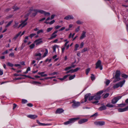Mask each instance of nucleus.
Returning a JSON list of instances; mask_svg holds the SVG:
<instances>
[{
  "instance_id": "1",
  "label": "nucleus",
  "mask_w": 128,
  "mask_h": 128,
  "mask_svg": "<svg viewBox=\"0 0 128 128\" xmlns=\"http://www.w3.org/2000/svg\"><path fill=\"white\" fill-rule=\"evenodd\" d=\"M103 92V91L102 90H100L97 92L96 95L94 96V100L96 101H94L93 100L92 102L94 104H96L98 102V100H99L100 98V96L101 94Z\"/></svg>"
},
{
  "instance_id": "2",
  "label": "nucleus",
  "mask_w": 128,
  "mask_h": 128,
  "mask_svg": "<svg viewBox=\"0 0 128 128\" xmlns=\"http://www.w3.org/2000/svg\"><path fill=\"white\" fill-rule=\"evenodd\" d=\"M125 80H124L122 81H120L114 85L113 88L114 89L118 88L119 87H122L125 82Z\"/></svg>"
},
{
  "instance_id": "3",
  "label": "nucleus",
  "mask_w": 128,
  "mask_h": 128,
  "mask_svg": "<svg viewBox=\"0 0 128 128\" xmlns=\"http://www.w3.org/2000/svg\"><path fill=\"white\" fill-rule=\"evenodd\" d=\"M120 71L119 70H117L116 72V74L115 75V77L114 76L112 78H115V80H114L113 82H116L118 81L121 80V78H120Z\"/></svg>"
},
{
  "instance_id": "4",
  "label": "nucleus",
  "mask_w": 128,
  "mask_h": 128,
  "mask_svg": "<svg viewBox=\"0 0 128 128\" xmlns=\"http://www.w3.org/2000/svg\"><path fill=\"white\" fill-rule=\"evenodd\" d=\"M34 11L41 14H43L46 16H49L50 15V13L46 12L45 11L42 10L35 9L34 10Z\"/></svg>"
},
{
  "instance_id": "5",
  "label": "nucleus",
  "mask_w": 128,
  "mask_h": 128,
  "mask_svg": "<svg viewBox=\"0 0 128 128\" xmlns=\"http://www.w3.org/2000/svg\"><path fill=\"white\" fill-rule=\"evenodd\" d=\"M79 119L78 118H70L69 120L64 122V124L65 125H66L74 122L75 121L78 120Z\"/></svg>"
},
{
  "instance_id": "6",
  "label": "nucleus",
  "mask_w": 128,
  "mask_h": 128,
  "mask_svg": "<svg viewBox=\"0 0 128 128\" xmlns=\"http://www.w3.org/2000/svg\"><path fill=\"white\" fill-rule=\"evenodd\" d=\"M70 103H72V106L74 108H76L80 105V102H76L75 100H73Z\"/></svg>"
},
{
  "instance_id": "7",
  "label": "nucleus",
  "mask_w": 128,
  "mask_h": 128,
  "mask_svg": "<svg viewBox=\"0 0 128 128\" xmlns=\"http://www.w3.org/2000/svg\"><path fill=\"white\" fill-rule=\"evenodd\" d=\"M28 19V18H27L24 20H22L21 22L22 23L19 25L18 28H20L21 27V28H22L25 26L27 24L26 21Z\"/></svg>"
},
{
  "instance_id": "8",
  "label": "nucleus",
  "mask_w": 128,
  "mask_h": 128,
  "mask_svg": "<svg viewBox=\"0 0 128 128\" xmlns=\"http://www.w3.org/2000/svg\"><path fill=\"white\" fill-rule=\"evenodd\" d=\"M122 96H118L115 97L112 100V103L113 104H116L118 101L121 98Z\"/></svg>"
},
{
  "instance_id": "9",
  "label": "nucleus",
  "mask_w": 128,
  "mask_h": 128,
  "mask_svg": "<svg viewBox=\"0 0 128 128\" xmlns=\"http://www.w3.org/2000/svg\"><path fill=\"white\" fill-rule=\"evenodd\" d=\"M101 61L100 60H98L96 64V68H100V70H102V66L101 65Z\"/></svg>"
},
{
  "instance_id": "10",
  "label": "nucleus",
  "mask_w": 128,
  "mask_h": 128,
  "mask_svg": "<svg viewBox=\"0 0 128 128\" xmlns=\"http://www.w3.org/2000/svg\"><path fill=\"white\" fill-rule=\"evenodd\" d=\"M86 32L84 31H83L81 35L80 38V39L82 40L84 38L86 37Z\"/></svg>"
},
{
  "instance_id": "11",
  "label": "nucleus",
  "mask_w": 128,
  "mask_h": 128,
  "mask_svg": "<svg viewBox=\"0 0 128 128\" xmlns=\"http://www.w3.org/2000/svg\"><path fill=\"white\" fill-rule=\"evenodd\" d=\"M128 110V106L123 108H119L118 109V112H122L126 111Z\"/></svg>"
},
{
  "instance_id": "12",
  "label": "nucleus",
  "mask_w": 128,
  "mask_h": 128,
  "mask_svg": "<svg viewBox=\"0 0 128 128\" xmlns=\"http://www.w3.org/2000/svg\"><path fill=\"white\" fill-rule=\"evenodd\" d=\"M74 18L72 15H68L66 16L64 19L66 20H73Z\"/></svg>"
},
{
  "instance_id": "13",
  "label": "nucleus",
  "mask_w": 128,
  "mask_h": 128,
  "mask_svg": "<svg viewBox=\"0 0 128 128\" xmlns=\"http://www.w3.org/2000/svg\"><path fill=\"white\" fill-rule=\"evenodd\" d=\"M94 124L96 125L102 126L105 124V122H104L102 121H97L94 122Z\"/></svg>"
},
{
  "instance_id": "14",
  "label": "nucleus",
  "mask_w": 128,
  "mask_h": 128,
  "mask_svg": "<svg viewBox=\"0 0 128 128\" xmlns=\"http://www.w3.org/2000/svg\"><path fill=\"white\" fill-rule=\"evenodd\" d=\"M35 9H34L35 10ZM34 10L33 9V7H31L30 8V10L28 11V13H27V14L25 16L27 17L28 16L31 14V12L32 11H34Z\"/></svg>"
},
{
  "instance_id": "15",
  "label": "nucleus",
  "mask_w": 128,
  "mask_h": 128,
  "mask_svg": "<svg viewBox=\"0 0 128 128\" xmlns=\"http://www.w3.org/2000/svg\"><path fill=\"white\" fill-rule=\"evenodd\" d=\"M41 38L37 39L36 40L34 41V42L36 43V45H38L42 42V41Z\"/></svg>"
},
{
  "instance_id": "16",
  "label": "nucleus",
  "mask_w": 128,
  "mask_h": 128,
  "mask_svg": "<svg viewBox=\"0 0 128 128\" xmlns=\"http://www.w3.org/2000/svg\"><path fill=\"white\" fill-rule=\"evenodd\" d=\"M27 117L32 119H34L38 117L37 116L35 115H29L27 116Z\"/></svg>"
},
{
  "instance_id": "17",
  "label": "nucleus",
  "mask_w": 128,
  "mask_h": 128,
  "mask_svg": "<svg viewBox=\"0 0 128 128\" xmlns=\"http://www.w3.org/2000/svg\"><path fill=\"white\" fill-rule=\"evenodd\" d=\"M88 121V119H83L79 120L78 123L80 124H81L87 122Z\"/></svg>"
},
{
  "instance_id": "18",
  "label": "nucleus",
  "mask_w": 128,
  "mask_h": 128,
  "mask_svg": "<svg viewBox=\"0 0 128 128\" xmlns=\"http://www.w3.org/2000/svg\"><path fill=\"white\" fill-rule=\"evenodd\" d=\"M19 22H16V21H14V24L13 26V27L14 28H18L19 26H18V24H19Z\"/></svg>"
},
{
  "instance_id": "19",
  "label": "nucleus",
  "mask_w": 128,
  "mask_h": 128,
  "mask_svg": "<svg viewBox=\"0 0 128 128\" xmlns=\"http://www.w3.org/2000/svg\"><path fill=\"white\" fill-rule=\"evenodd\" d=\"M64 110L62 109L59 108L58 109L56 112V114H60L63 112Z\"/></svg>"
},
{
  "instance_id": "20",
  "label": "nucleus",
  "mask_w": 128,
  "mask_h": 128,
  "mask_svg": "<svg viewBox=\"0 0 128 128\" xmlns=\"http://www.w3.org/2000/svg\"><path fill=\"white\" fill-rule=\"evenodd\" d=\"M21 33V32H20L18 34H16L15 36L14 37V38L13 39V40H16V39L18 38V37L19 36H20V34Z\"/></svg>"
},
{
  "instance_id": "21",
  "label": "nucleus",
  "mask_w": 128,
  "mask_h": 128,
  "mask_svg": "<svg viewBox=\"0 0 128 128\" xmlns=\"http://www.w3.org/2000/svg\"><path fill=\"white\" fill-rule=\"evenodd\" d=\"M91 94L90 93L86 94L85 96L84 102H86L87 100V99L90 97V96Z\"/></svg>"
},
{
  "instance_id": "22",
  "label": "nucleus",
  "mask_w": 128,
  "mask_h": 128,
  "mask_svg": "<svg viewBox=\"0 0 128 128\" xmlns=\"http://www.w3.org/2000/svg\"><path fill=\"white\" fill-rule=\"evenodd\" d=\"M45 72H39L38 74L41 75L42 77H45L47 76V74H44Z\"/></svg>"
},
{
  "instance_id": "23",
  "label": "nucleus",
  "mask_w": 128,
  "mask_h": 128,
  "mask_svg": "<svg viewBox=\"0 0 128 128\" xmlns=\"http://www.w3.org/2000/svg\"><path fill=\"white\" fill-rule=\"evenodd\" d=\"M57 36V34H55L52 33L50 37L49 38V40H52L55 38Z\"/></svg>"
},
{
  "instance_id": "24",
  "label": "nucleus",
  "mask_w": 128,
  "mask_h": 128,
  "mask_svg": "<svg viewBox=\"0 0 128 128\" xmlns=\"http://www.w3.org/2000/svg\"><path fill=\"white\" fill-rule=\"evenodd\" d=\"M106 109V106H103L101 107H100L98 108V110H99L101 111L104 110H105Z\"/></svg>"
},
{
  "instance_id": "25",
  "label": "nucleus",
  "mask_w": 128,
  "mask_h": 128,
  "mask_svg": "<svg viewBox=\"0 0 128 128\" xmlns=\"http://www.w3.org/2000/svg\"><path fill=\"white\" fill-rule=\"evenodd\" d=\"M13 22V20H11L9 22H8L7 24L5 26V27L7 28L10 26L12 22Z\"/></svg>"
},
{
  "instance_id": "26",
  "label": "nucleus",
  "mask_w": 128,
  "mask_h": 128,
  "mask_svg": "<svg viewBox=\"0 0 128 128\" xmlns=\"http://www.w3.org/2000/svg\"><path fill=\"white\" fill-rule=\"evenodd\" d=\"M69 75H70L69 74H68L64 76L62 78H59L58 79L61 80H62L68 77L69 76Z\"/></svg>"
},
{
  "instance_id": "27",
  "label": "nucleus",
  "mask_w": 128,
  "mask_h": 128,
  "mask_svg": "<svg viewBox=\"0 0 128 128\" xmlns=\"http://www.w3.org/2000/svg\"><path fill=\"white\" fill-rule=\"evenodd\" d=\"M45 50L46 52L42 56V58H44L46 56L48 53V50L46 49Z\"/></svg>"
},
{
  "instance_id": "28",
  "label": "nucleus",
  "mask_w": 128,
  "mask_h": 128,
  "mask_svg": "<svg viewBox=\"0 0 128 128\" xmlns=\"http://www.w3.org/2000/svg\"><path fill=\"white\" fill-rule=\"evenodd\" d=\"M79 46L78 44H75V48L74 50V51H76L78 50V48Z\"/></svg>"
},
{
  "instance_id": "29",
  "label": "nucleus",
  "mask_w": 128,
  "mask_h": 128,
  "mask_svg": "<svg viewBox=\"0 0 128 128\" xmlns=\"http://www.w3.org/2000/svg\"><path fill=\"white\" fill-rule=\"evenodd\" d=\"M53 29L52 27L49 28H47L46 30V32H48L51 31Z\"/></svg>"
},
{
  "instance_id": "30",
  "label": "nucleus",
  "mask_w": 128,
  "mask_h": 128,
  "mask_svg": "<svg viewBox=\"0 0 128 128\" xmlns=\"http://www.w3.org/2000/svg\"><path fill=\"white\" fill-rule=\"evenodd\" d=\"M58 47V46L57 45H54L53 47V52H56V47Z\"/></svg>"
},
{
  "instance_id": "31",
  "label": "nucleus",
  "mask_w": 128,
  "mask_h": 128,
  "mask_svg": "<svg viewBox=\"0 0 128 128\" xmlns=\"http://www.w3.org/2000/svg\"><path fill=\"white\" fill-rule=\"evenodd\" d=\"M76 62V61H75L74 62H72L71 63V66H70L71 68H74L75 67L76 65H75L74 64Z\"/></svg>"
},
{
  "instance_id": "32",
  "label": "nucleus",
  "mask_w": 128,
  "mask_h": 128,
  "mask_svg": "<svg viewBox=\"0 0 128 128\" xmlns=\"http://www.w3.org/2000/svg\"><path fill=\"white\" fill-rule=\"evenodd\" d=\"M75 76H76L75 75L70 76L69 78V80H71L74 79L75 77Z\"/></svg>"
},
{
  "instance_id": "33",
  "label": "nucleus",
  "mask_w": 128,
  "mask_h": 128,
  "mask_svg": "<svg viewBox=\"0 0 128 128\" xmlns=\"http://www.w3.org/2000/svg\"><path fill=\"white\" fill-rule=\"evenodd\" d=\"M42 54L40 53H36L35 54L34 56H38L40 57H41Z\"/></svg>"
},
{
  "instance_id": "34",
  "label": "nucleus",
  "mask_w": 128,
  "mask_h": 128,
  "mask_svg": "<svg viewBox=\"0 0 128 128\" xmlns=\"http://www.w3.org/2000/svg\"><path fill=\"white\" fill-rule=\"evenodd\" d=\"M121 76L122 77L124 78H127L128 77V76L125 74H122L121 75Z\"/></svg>"
},
{
  "instance_id": "35",
  "label": "nucleus",
  "mask_w": 128,
  "mask_h": 128,
  "mask_svg": "<svg viewBox=\"0 0 128 128\" xmlns=\"http://www.w3.org/2000/svg\"><path fill=\"white\" fill-rule=\"evenodd\" d=\"M106 106L109 108L113 107L114 106V105L110 104H108L106 105Z\"/></svg>"
},
{
  "instance_id": "36",
  "label": "nucleus",
  "mask_w": 128,
  "mask_h": 128,
  "mask_svg": "<svg viewBox=\"0 0 128 128\" xmlns=\"http://www.w3.org/2000/svg\"><path fill=\"white\" fill-rule=\"evenodd\" d=\"M105 83L106 84V85L108 86L110 84V81L109 80H106V82H105Z\"/></svg>"
},
{
  "instance_id": "37",
  "label": "nucleus",
  "mask_w": 128,
  "mask_h": 128,
  "mask_svg": "<svg viewBox=\"0 0 128 128\" xmlns=\"http://www.w3.org/2000/svg\"><path fill=\"white\" fill-rule=\"evenodd\" d=\"M88 50V49L87 48H84L83 49H82V51L81 52L82 53H83L84 52L86 51H87Z\"/></svg>"
},
{
  "instance_id": "38",
  "label": "nucleus",
  "mask_w": 128,
  "mask_h": 128,
  "mask_svg": "<svg viewBox=\"0 0 128 128\" xmlns=\"http://www.w3.org/2000/svg\"><path fill=\"white\" fill-rule=\"evenodd\" d=\"M7 64L8 66L10 67H12L13 66H14V64H13L9 62L7 63Z\"/></svg>"
},
{
  "instance_id": "39",
  "label": "nucleus",
  "mask_w": 128,
  "mask_h": 128,
  "mask_svg": "<svg viewBox=\"0 0 128 128\" xmlns=\"http://www.w3.org/2000/svg\"><path fill=\"white\" fill-rule=\"evenodd\" d=\"M43 32H44L43 30L41 29V30H38L37 32V34H38L40 33H43Z\"/></svg>"
},
{
  "instance_id": "40",
  "label": "nucleus",
  "mask_w": 128,
  "mask_h": 128,
  "mask_svg": "<svg viewBox=\"0 0 128 128\" xmlns=\"http://www.w3.org/2000/svg\"><path fill=\"white\" fill-rule=\"evenodd\" d=\"M90 70V68H88L86 70V75H88Z\"/></svg>"
},
{
  "instance_id": "41",
  "label": "nucleus",
  "mask_w": 128,
  "mask_h": 128,
  "mask_svg": "<svg viewBox=\"0 0 128 128\" xmlns=\"http://www.w3.org/2000/svg\"><path fill=\"white\" fill-rule=\"evenodd\" d=\"M34 44H32L30 46V49H32L34 48Z\"/></svg>"
},
{
  "instance_id": "42",
  "label": "nucleus",
  "mask_w": 128,
  "mask_h": 128,
  "mask_svg": "<svg viewBox=\"0 0 128 128\" xmlns=\"http://www.w3.org/2000/svg\"><path fill=\"white\" fill-rule=\"evenodd\" d=\"M28 102V101L24 99H22V104H25Z\"/></svg>"
},
{
  "instance_id": "43",
  "label": "nucleus",
  "mask_w": 128,
  "mask_h": 128,
  "mask_svg": "<svg viewBox=\"0 0 128 128\" xmlns=\"http://www.w3.org/2000/svg\"><path fill=\"white\" fill-rule=\"evenodd\" d=\"M58 74V73L56 72H54L53 73L50 74H49V75L50 76H53L56 74Z\"/></svg>"
},
{
  "instance_id": "44",
  "label": "nucleus",
  "mask_w": 128,
  "mask_h": 128,
  "mask_svg": "<svg viewBox=\"0 0 128 128\" xmlns=\"http://www.w3.org/2000/svg\"><path fill=\"white\" fill-rule=\"evenodd\" d=\"M56 77V76H52V77H46L45 78V79L46 80L49 79H52L53 78H55Z\"/></svg>"
},
{
  "instance_id": "45",
  "label": "nucleus",
  "mask_w": 128,
  "mask_h": 128,
  "mask_svg": "<svg viewBox=\"0 0 128 128\" xmlns=\"http://www.w3.org/2000/svg\"><path fill=\"white\" fill-rule=\"evenodd\" d=\"M80 69V68H77L74 70H72V72H76Z\"/></svg>"
},
{
  "instance_id": "46",
  "label": "nucleus",
  "mask_w": 128,
  "mask_h": 128,
  "mask_svg": "<svg viewBox=\"0 0 128 128\" xmlns=\"http://www.w3.org/2000/svg\"><path fill=\"white\" fill-rule=\"evenodd\" d=\"M65 48L64 46L62 47L61 48L62 52V53H64V50L65 49Z\"/></svg>"
},
{
  "instance_id": "47",
  "label": "nucleus",
  "mask_w": 128,
  "mask_h": 128,
  "mask_svg": "<svg viewBox=\"0 0 128 128\" xmlns=\"http://www.w3.org/2000/svg\"><path fill=\"white\" fill-rule=\"evenodd\" d=\"M80 26H78L76 28L75 30V31L76 32H78L80 30Z\"/></svg>"
},
{
  "instance_id": "48",
  "label": "nucleus",
  "mask_w": 128,
  "mask_h": 128,
  "mask_svg": "<svg viewBox=\"0 0 128 128\" xmlns=\"http://www.w3.org/2000/svg\"><path fill=\"white\" fill-rule=\"evenodd\" d=\"M94 96H90L89 98V100H92V99H93L94 98Z\"/></svg>"
},
{
  "instance_id": "49",
  "label": "nucleus",
  "mask_w": 128,
  "mask_h": 128,
  "mask_svg": "<svg viewBox=\"0 0 128 128\" xmlns=\"http://www.w3.org/2000/svg\"><path fill=\"white\" fill-rule=\"evenodd\" d=\"M92 76H91V78L92 80H93L95 79V76H94V75L92 74Z\"/></svg>"
},
{
  "instance_id": "50",
  "label": "nucleus",
  "mask_w": 128,
  "mask_h": 128,
  "mask_svg": "<svg viewBox=\"0 0 128 128\" xmlns=\"http://www.w3.org/2000/svg\"><path fill=\"white\" fill-rule=\"evenodd\" d=\"M76 23L77 24H80L82 23V22L80 20H78L76 22Z\"/></svg>"
},
{
  "instance_id": "51",
  "label": "nucleus",
  "mask_w": 128,
  "mask_h": 128,
  "mask_svg": "<svg viewBox=\"0 0 128 128\" xmlns=\"http://www.w3.org/2000/svg\"><path fill=\"white\" fill-rule=\"evenodd\" d=\"M36 34L35 33L32 34H30V37L31 38H32V37L35 36Z\"/></svg>"
},
{
  "instance_id": "52",
  "label": "nucleus",
  "mask_w": 128,
  "mask_h": 128,
  "mask_svg": "<svg viewBox=\"0 0 128 128\" xmlns=\"http://www.w3.org/2000/svg\"><path fill=\"white\" fill-rule=\"evenodd\" d=\"M9 56L11 57H13L14 56V54L13 52H12L9 54Z\"/></svg>"
},
{
  "instance_id": "53",
  "label": "nucleus",
  "mask_w": 128,
  "mask_h": 128,
  "mask_svg": "<svg viewBox=\"0 0 128 128\" xmlns=\"http://www.w3.org/2000/svg\"><path fill=\"white\" fill-rule=\"evenodd\" d=\"M109 95V94L108 93H106V94H105V95H104V98H106Z\"/></svg>"
},
{
  "instance_id": "54",
  "label": "nucleus",
  "mask_w": 128,
  "mask_h": 128,
  "mask_svg": "<svg viewBox=\"0 0 128 128\" xmlns=\"http://www.w3.org/2000/svg\"><path fill=\"white\" fill-rule=\"evenodd\" d=\"M73 72V71H72V70H69L68 71H67L66 72V74H68L70 72L71 73H73V72Z\"/></svg>"
},
{
  "instance_id": "55",
  "label": "nucleus",
  "mask_w": 128,
  "mask_h": 128,
  "mask_svg": "<svg viewBox=\"0 0 128 128\" xmlns=\"http://www.w3.org/2000/svg\"><path fill=\"white\" fill-rule=\"evenodd\" d=\"M84 44V42H81L80 44V48H82L83 47Z\"/></svg>"
},
{
  "instance_id": "56",
  "label": "nucleus",
  "mask_w": 128,
  "mask_h": 128,
  "mask_svg": "<svg viewBox=\"0 0 128 128\" xmlns=\"http://www.w3.org/2000/svg\"><path fill=\"white\" fill-rule=\"evenodd\" d=\"M98 113L97 112L96 113L94 114H93L91 116L92 117L93 116H97L98 115Z\"/></svg>"
},
{
  "instance_id": "57",
  "label": "nucleus",
  "mask_w": 128,
  "mask_h": 128,
  "mask_svg": "<svg viewBox=\"0 0 128 128\" xmlns=\"http://www.w3.org/2000/svg\"><path fill=\"white\" fill-rule=\"evenodd\" d=\"M55 20H53L50 21L49 23L51 25L53 24L55 22Z\"/></svg>"
},
{
  "instance_id": "58",
  "label": "nucleus",
  "mask_w": 128,
  "mask_h": 128,
  "mask_svg": "<svg viewBox=\"0 0 128 128\" xmlns=\"http://www.w3.org/2000/svg\"><path fill=\"white\" fill-rule=\"evenodd\" d=\"M60 27H61V26L59 25H57L55 27V28L56 29H57L59 28Z\"/></svg>"
},
{
  "instance_id": "59",
  "label": "nucleus",
  "mask_w": 128,
  "mask_h": 128,
  "mask_svg": "<svg viewBox=\"0 0 128 128\" xmlns=\"http://www.w3.org/2000/svg\"><path fill=\"white\" fill-rule=\"evenodd\" d=\"M71 67L70 66L69 67H68L66 68L64 70H65L66 71L67 70H70L71 68Z\"/></svg>"
},
{
  "instance_id": "60",
  "label": "nucleus",
  "mask_w": 128,
  "mask_h": 128,
  "mask_svg": "<svg viewBox=\"0 0 128 128\" xmlns=\"http://www.w3.org/2000/svg\"><path fill=\"white\" fill-rule=\"evenodd\" d=\"M27 105L29 107H32L33 106V105L31 103H28L27 104Z\"/></svg>"
},
{
  "instance_id": "61",
  "label": "nucleus",
  "mask_w": 128,
  "mask_h": 128,
  "mask_svg": "<svg viewBox=\"0 0 128 128\" xmlns=\"http://www.w3.org/2000/svg\"><path fill=\"white\" fill-rule=\"evenodd\" d=\"M8 53V51L7 50H6L4 52L2 53V55H4L5 54H7Z\"/></svg>"
},
{
  "instance_id": "62",
  "label": "nucleus",
  "mask_w": 128,
  "mask_h": 128,
  "mask_svg": "<svg viewBox=\"0 0 128 128\" xmlns=\"http://www.w3.org/2000/svg\"><path fill=\"white\" fill-rule=\"evenodd\" d=\"M16 105L15 104H14L13 105V109H14L16 106Z\"/></svg>"
},
{
  "instance_id": "63",
  "label": "nucleus",
  "mask_w": 128,
  "mask_h": 128,
  "mask_svg": "<svg viewBox=\"0 0 128 128\" xmlns=\"http://www.w3.org/2000/svg\"><path fill=\"white\" fill-rule=\"evenodd\" d=\"M55 16V14H52V15L51 17V19L52 20L53 19Z\"/></svg>"
},
{
  "instance_id": "64",
  "label": "nucleus",
  "mask_w": 128,
  "mask_h": 128,
  "mask_svg": "<svg viewBox=\"0 0 128 128\" xmlns=\"http://www.w3.org/2000/svg\"><path fill=\"white\" fill-rule=\"evenodd\" d=\"M65 27H62V28L60 29L59 30V31L62 30H64V29H65Z\"/></svg>"
}]
</instances>
